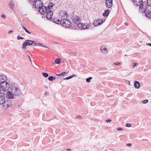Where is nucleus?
Returning <instances> with one entry per match:
<instances>
[{
    "instance_id": "1",
    "label": "nucleus",
    "mask_w": 151,
    "mask_h": 151,
    "mask_svg": "<svg viewBox=\"0 0 151 151\" xmlns=\"http://www.w3.org/2000/svg\"><path fill=\"white\" fill-rule=\"evenodd\" d=\"M10 90L14 93L15 96L21 97L23 95L19 86L17 84H14L11 85Z\"/></svg>"
},
{
    "instance_id": "2",
    "label": "nucleus",
    "mask_w": 151,
    "mask_h": 151,
    "mask_svg": "<svg viewBox=\"0 0 151 151\" xmlns=\"http://www.w3.org/2000/svg\"><path fill=\"white\" fill-rule=\"evenodd\" d=\"M9 88V84L7 82L4 81L1 82L0 86V93L4 95L5 91L8 90Z\"/></svg>"
},
{
    "instance_id": "3",
    "label": "nucleus",
    "mask_w": 151,
    "mask_h": 151,
    "mask_svg": "<svg viewBox=\"0 0 151 151\" xmlns=\"http://www.w3.org/2000/svg\"><path fill=\"white\" fill-rule=\"evenodd\" d=\"M61 24L63 27L67 28L72 29L73 27L71 26V23L69 20L67 19L63 18L62 20V22Z\"/></svg>"
},
{
    "instance_id": "4",
    "label": "nucleus",
    "mask_w": 151,
    "mask_h": 151,
    "mask_svg": "<svg viewBox=\"0 0 151 151\" xmlns=\"http://www.w3.org/2000/svg\"><path fill=\"white\" fill-rule=\"evenodd\" d=\"M133 2L134 5L136 6H140L139 11L140 12H141L142 13H143L142 12L143 10V9H145V7H143L144 5L142 2V0H133Z\"/></svg>"
},
{
    "instance_id": "5",
    "label": "nucleus",
    "mask_w": 151,
    "mask_h": 151,
    "mask_svg": "<svg viewBox=\"0 0 151 151\" xmlns=\"http://www.w3.org/2000/svg\"><path fill=\"white\" fill-rule=\"evenodd\" d=\"M33 4L35 8L39 9L42 5L43 3L40 0H36L34 1Z\"/></svg>"
},
{
    "instance_id": "6",
    "label": "nucleus",
    "mask_w": 151,
    "mask_h": 151,
    "mask_svg": "<svg viewBox=\"0 0 151 151\" xmlns=\"http://www.w3.org/2000/svg\"><path fill=\"white\" fill-rule=\"evenodd\" d=\"M144 9L143 12L146 16L150 19L151 17V10L147 9L146 7L145 9Z\"/></svg>"
},
{
    "instance_id": "7",
    "label": "nucleus",
    "mask_w": 151,
    "mask_h": 151,
    "mask_svg": "<svg viewBox=\"0 0 151 151\" xmlns=\"http://www.w3.org/2000/svg\"><path fill=\"white\" fill-rule=\"evenodd\" d=\"M47 7L43 5L39 8V12L40 13L42 14H45L47 12Z\"/></svg>"
},
{
    "instance_id": "8",
    "label": "nucleus",
    "mask_w": 151,
    "mask_h": 151,
    "mask_svg": "<svg viewBox=\"0 0 151 151\" xmlns=\"http://www.w3.org/2000/svg\"><path fill=\"white\" fill-rule=\"evenodd\" d=\"M12 91H8L6 92V97L7 99H13L14 98V95Z\"/></svg>"
},
{
    "instance_id": "9",
    "label": "nucleus",
    "mask_w": 151,
    "mask_h": 151,
    "mask_svg": "<svg viewBox=\"0 0 151 151\" xmlns=\"http://www.w3.org/2000/svg\"><path fill=\"white\" fill-rule=\"evenodd\" d=\"M4 104V106L6 108H8L12 105V101L10 99H7L6 100H5V101Z\"/></svg>"
},
{
    "instance_id": "10",
    "label": "nucleus",
    "mask_w": 151,
    "mask_h": 151,
    "mask_svg": "<svg viewBox=\"0 0 151 151\" xmlns=\"http://www.w3.org/2000/svg\"><path fill=\"white\" fill-rule=\"evenodd\" d=\"M81 19L78 17H75L73 19V22L74 24L76 25L81 21Z\"/></svg>"
},
{
    "instance_id": "11",
    "label": "nucleus",
    "mask_w": 151,
    "mask_h": 151,
    "mask_svg": "<svg viewBox=\"0 0 151 151\" xmlns=\"http://www.w3.org/2000/svg\"><path fill=\"white\" fill-rule=\"evenodd\" d=\"M105 3L106 7L108 8H111L112 6V0H106Z\"/></svg>"
},
{
    "instance_id": "12",
    "label": "nucleus",
    "mask_w": 151,
    "mask_h": 151,
    "mask_svg": "<svg viewBox=\"0 0 151 151\" xmlns=\"http://www.w3.org/2000/svg\"><path fill=\"white\" fill-rule=\"evenodd\" d=\"M53 13L52 11L49 10L46 13V17L47 19L49 20L51 19L52 17Z\"/></svg>"
},
{
    "instance_id": "13",
    "label": "nucleus",
    "mask_w": 151,
    "mask_h": 151,
    "mask_svg": "<svg viewBox=\"0 0 151 151\" xmlns=\"http://www.w3.org/2000/svg\"><path fill=\"white\" fill-rule=\"evenodd\" d=\"M5 101L4 95L0 93V105L3 104Z\"/></svg>"
},
{
    "instance_id": "14",
    "label": "nucleus",
    "mask_w": 151,
    "mask_h": 151,
    "mask_svg": "<svg viewBox=\"0 0 151 151\" xmlns=\"http://www.w3.org/2000/svg\"><path fill=\"white\" fill-rule=\"evenodd\" d=\"M53 22L57 24H61L62 22V20H60L57 18H55L53 19Z\"/></svg>"
},
{
    "instance_id": "15",
    "label": "nucleus",
    "mask_w": 151,
    "mask_h": 151,
    "mask_svg": "<svg viewBox=\"0 0 151 151\" xmlns=\"http://www.w3.org/2000/svg\"><path fill=\"white\" fill-rule=\"evenodd\" d=\"M140 83L137 81H135L134 83V86L136 88L138 89L140 87Z\"/></svg>"
},
{
    "instance_id": "16",
    "label": "nucleus",
    "mask_w": 151,
    "mask_h": 151,
    "mask_svg": "<svg viewBox=\"0 0 151 151\" xmlns=\"http://www.w3.org/2000/svg\"><path fill=\"white\" fill-rule=\"evenodd\" d=\"M110 13V11L109 9L105 10L104 12L103 13V16L104 17H107Z\"/></svg>"
},
{
    "instance_id": "17",
    "label": "nucleus",
    "mask_w": 151,
    "mask_h": 151,
    "mask_svg": "<svg viewBox=\"0 0 151 151\" xmlns=\"http://www.w3.org/2000/svg\"><path fill=\"white\" fill-rule=\"evenodd\" d=\"M101 50L102 52L104 54L106 53L107 50L106 48L103 47H101Z\"/></svg>"
},
{
    "instance_id": "18",
    "label": "nucleus",
    "mask_w": 151,
    "mask_h": 151,
    "mask_svg": "<svg viewBox=\"0 0 151 151\" xmlns=\"http://www.w3.org/2000/svg\"><path fill=\"white\" fill-rule=\"evenodd\" d=\"M82 25L83 26V28H84L83 29H85L88 28L89 27V25L88 24H87V23H85L84 24L82 23Z\"/></svg>"
},
{
    "instance_id": "19",
    "label": "nucleus",
    "mask_w": 151,
    "mask_h": 151,
    "mask_svg": "<svg viewBox=\"0 0 151 151\" xmlns=\"http://www.w3.org/2000/svg\"><path fill=\"white\" fill-rule=\"evenodd\" d=\"M68 17V14L67 12H65L64 13H63V15L61 17L62 20L64 19H66Z\"/></svg>"
},
{
    "instance_id": "20",
    "label": "nucleus",
    "mask_w": 151,
    "mask_h": 151,
    "mask_svg": "<svg viewBox=\"0 0 151 151\" xmlns=\"http://www.w3.org/2000/svg\"><path fill=\"white\" fill-rule=\"evenodd\" d=\"M77 27L79 28H81L82 29H84L83 27V26L82 25V23H78L77 24Z\"/></svg>"
},
{
    "instance_id": "21",
    "label": "nucleus",
    "mask_w": 151,
    "mask_h": 151,
    "mask_svg": "<svg viewBox=\"0 0 151 151\" xmlns=\"http://www.w3.org/2000/svg\"><path fill=\"white\" fill-rule=\"evenodd\" d=\"M54 6V4L50 2L49 4L47 6V8H48V9L49 10L51 9Z\"/></svg>"
},
{
    "instance_id": "22",
    "label": "nucleus",
    "mask_w": 151,
    "mask_h": 151,
    "mask_svg": "<svg viewBox=\"0 0 151 151\" xmlns=\"http://www.w3.org/2000/svg\"><path fill=\"white\" fill-rule=\"evenodd\" d=\"M26 41H27L28 45H31L33 44L34 42V41H32L30 40H27Z\"/></svg>"
},
{
    "instance_id": "23",
    "label": "nucleus",
    "mask_w": 151,
    "mask_h": 151,
    "mask_svg": "<svg viewBox=\"0 0 151 151\" xmlns=\"http://www.w3.org/2000/svg\"><path fill=\"white\" fill-rule=\"evenodd\" d=\"M9 5L10 6V8L11 9L13 10L14 8V5L13 4V2L12 1H10L9 3Z\"/></svg>"
},
{
    "instance_id": "24",
    "label": "nucleus",
    "mask_w": 151,
    "mask_h": 151,
    "mask_svg": "<svg viewBox=\"0 0 151 151\" xmlns=\"http://www.w3.org/2000/svg\"><path fill=\"white\" fill-rule=\"evenodd\" d=\"M0 76L1 79H2V80L6 81V80L7 77L4 74H1L0 75Z\"/></svg>"
},
{
    "instance_id": "25",
    "label": "nucleus",
    "mask_w": 151,
    "mask_h": 151,
    "mask_svg": "<svg viewBox=\"0 0 151 151\" xmlns=\"http://www.w3.org/2000/svg\"><path fill=\"white\" fill-rule=\"evenodd\" d=\"M55 77L53 76H50L48 78V79L50 81H52L55 79Z\"/></svg>"
},
{
    "instance_id": "26",
    "label": "nucleus",
    "mask_w": 151,
    "mask_h": 151,
    "mask_svg": "<svg viewBox=\"0 0 151 151\" xmlns=\"http://www.w3.org/2000/svg\"><path fill=\"white\" fill-rule=\"evenodd\" d=\"M28 45V43L27 41H25L24 42L23 44L22 45V48H25Z\"/></svg>"
},
{
    "instance_id": "27",
    "label": "nucleus",
    "mask_w": 151,
    "mask_h": 151,
    "mask_svg": "<svg viewBox=\"0 0 151 151\" xmlns=\"http://www.w3.org/2000/svg\"><path fill=\"white\" fill-rule=\"evenodd\" d=\"M99 24H96V25H100L103 22V19H97Z\"/></svg>"
},
{
    "instance_id": "28",
    "label": "nucleus",
    "mask_w": 151,
    "mask_h": 151,
    "mask_svg": "<svg viewBox=\"0 0 151 151\" xmlns=\"http://www.w3.org/2000/svg\"><path fill=\"white\" fill-rule=\"evenodd\" d=\"M21 25L22 26V27L23 29H24L26 32L29 34H30L31 33L30 32L28 31L26 29V28L23 25H22V24H21Z\"/></svg>"
},
{
    "instance_id": "29",
    "label": "nucleus",
    "mask_w": 151,
    "mask_h": 151,
    "mask_svg": "<svg viewBox=\"0 0 151 151\" xmlns=\"http://www.w3.org/2000/svg\"><path fill=\"white\" fill-rule=\"evenodd\" d=\"M74 75H71V76H69L66 78H63V79L65 80H69V79H70L72 78H73V77H74Z\"/></svg>"
},
{
    "instance_id": "30",
    "label": "nucleus",
    "mask_w": 151,
    "mask_h": 151,
    "mask_svg": "<svg viewBox=\"0 0 151 151\" xmlns=\"http://www.w3.org/2000/svg\"><path fill=\"white\" fill-rule=\"evenodd\" d=\"M99 24L97 19H95L93 22V25L95 26H97L98 25H96V24Z\"/></svg>"
},
{
    "instance_id": "31",
    "label": "nucleus",
    "mask_w": 151,
    "mask_h": 151,
    "mask_svg": "<svg viewBox=\"0 0 151 151\" xmlns=\"http://www.w3.org/2000/svg\"><path fill=\"white\" fill-rule=\"evenodd\" d=\"M55 63H56L57 64H59L60 63V59L59 58H58L57 59H56L55 61Z\"/></svg>"
},
{
    "instance_id": "32",
    "label": "nucleus",
    "mask_w": 151,
    "mask_h": 151,
    "mask_svg": "<svg viewBox=\"0 0 151 151\" xmlns=\"http://www.w3.org/2000/svg\"><path fill=\"white\" fill-rule=\"evenodd\" d=\"M92 78L91 77H89L87 78L86 79V81L87 83H89L91 81V80Z\"/></svg>"
},
{
    "instance_id": "33",
    "label": "nucleus",
    "mask_w": 151,
    "mask_h": 151,
    "mask_svg": "<svg viewBox=\"0 0 151 151\" xmlns=\"http://www.w3.org/2000/svg\"><path fill=\"white\" fill-rule=\"evenodd\" d=\"M147 3L148 6H151V0H147Z\"/></svg>"
},
{
    "instance_id": "34",
    "label": "nucleus",
    "mask_w": 151,
    "mask_h": 151,
    "mask_svg": "<svg viewBox=\"0 0 151 151\" xmlns=\"http://www.w3.org/2000/svg\"><path fill=\"white\" fill-rule=\"evenodd\" d=\"M66 73V72H64L62 73H61L57 74L56 75L58 76H63Z\"/></svg>"
},
{
    "instance_id": "35",
    "label": "nucleus",
    "mask_w": 151,
    "mask_h": 151,
    "mask_svg": "<svg viewBox=\"0 0 151 151\" xmlns=\"http://www.w3.org/2000/svg\"><path fill=\"white\" fill-rule=\"evenodd\" d=\"M42 75L45 77H47L48 76V74L47 73H42Z\"/></svg>"
},
{
    "instance_id": "36",
    "label": "nucleus",
    "mask_w": 151,
    "mask_h": 151,
    "mask_svg": "<svg viewBox=\"0 0 151 151\" xmlns=\"http://www.w3.org/2000/svg\"><path fill=\"white\" fill-rule=\"evenodd\" d=\"M148 102V100L147 99H146L143 101V103L144 104H146Z\"/></svg>"
},
{
    "instance_id": "37",
    "label": "nucleus",
    "mask_w": 151,
    "mask_h": 151,
    "mask_svg": "<svg viewBox=\"0 0 151 151\" xmlns=\"http://www.w3.org/2000/svg\"><path fill=\"white\" fill-rule=\"evenodd\" d=\"M17 39L18 40H20V39H21V40H23L24 39V38H23V37H20V36L19 35H18L17 37Z\"/></svg>"
},
{
    "instance_id": "38",
    "label": "nucleus",
    "mask_w": 151,
    "mask_h": 151,
    "mask_svg": "<svg viewBox=\"0 0 151 151\" xmlns=\"http://www.w3.org/2000/svg\"><path fill=\"white\" fill-rule=\"evenodd\" d=\"M114 64L115 65H120V63L119 62H116L115 63H114Z\"/></svg>"
},
{
    "instance_id": "39",
    "label": "nucleus",
    "mask_w": 151,
    "mask_h": 151,
    "mask_svg": "<svg viewBox=\"0 0 151 151\" xmlns=\"http://www.w3.org/2000/svg\"><path fill=\"white\" fill-rule=\"evenodd\" d=\"M131 126V124H130L127 123L126 124V126L127 127H130Z\"/></svg>"
},
{
    "instance_id": "40",
    "label": "nucleus",
    "mask_w": 151,
    "mask_h": 151,
    "mask_svg": "<svg viewBox=\"0 0 151 151\" xmlns=\"http://www.w3.org/2000/svg\"><path fill=\"white\" fill-rule=\"evenodd\" d=\"M33 44L34 46L38 45V43L36 41H34V42Z\"/></svg>"
},
{
    "instance_id": "41",
    "label": "nucleus",
    "mask_w": 151,
    "mask_h": 151,
    "mask_svg": "<svg viewBox=\"0 0 151 151\" xmlns=\"http://www.w3.org/2000/svg\"><path fill=\"white\" fill-rule=\"evenodd\" d=\"M138 64V63H133V67H134L136 65Z\"/></svg>"
},
{
    "instance_id": "42",
    "label": "nucleus",
    "mask_w": 151,
    "mask_h": 151,
    "mask_svg": "<svg viewBox=\"0 0 151 151\" xmlns=\"http://www.w3.org/2000/svg\"><path fill=\"white\" fill-rule=\"evenodd\" d=\"M111 121V119H108L106 120V122H110Z\"/></svg>"
},
{
    "instance_id": "43",
    "label": "nucleus",
    "mask_w": 151,
    "mask_h": 151,
    "mask_svg": "<svg viewBox=\"0 0 151 151\" xmlns=\"http://www.w3.org/2000/svg\"><path fill=\"white\" fill-rule=\"evenodd\" d=\"M76 118L77 119H80L81 118V116H78L76 117Z\"/></svg>"
},
{
    "instance_id": "44",
    "label": "nucleus",
    "mask_w": 151,
    "mask_h": 151,
    "mask_svg": "<svg viewBox=\"0 0 151 151\" xmlns=\"http://www.w3.org/2000/svg\"><path fill=\"white\" fill-rule=\"evenodd\" d=\"M117 129L118 130H120V131H122V130L123 129V128H118Z\"/></svg>"
},
{
    "instance_id": "45",
    "label": "nucleus",
    "mask_w": 151,
    "mask_h": 151,
    "mask_svg": "<svg viewBox=\"0 0 151 151\" xmlns=\"http://www.w3.org/2000/svg\"><path fill=\"white\" fill-rule=\"evenodd\" d=\"M13 32V31H12V30H11L9 31V32L8 33V34H9L11 33L12 32Z\"/></svg>"
},
{
    "instance_id": "46",
    "label": "nucleus",
    "mask_w": 151,
    "mask_h": 151,
    "mask_svg": "<svg viewBox=\"0 0 151 151\" xmlns=\"http://www.w3.org/2000/svg\"><path fill=\"white\" fill-rule=\"evenodd\" d=\"M1 16L2 18H6V16L4 15H2Z\"/></svg>"
},
{
    "instance_id": "47",
    "label": "nucleus",
    "mask_w": 151,
    "mask_h": 151,
    "mask_svg": "<svg viewBox=\"0 0 151 151\" xmlns=\"http://www.w3.org/2000/svg\"><path fill=\"white\" fill-rule=\"evenodd\" d=\"M38 45H40L42 46L43 45V44L40 43H38Z\"/></svg>"
},
{
    "instance_id": "48",
    "label": "nucleus",
    "mask_w": 151,
    "mask_h": 151,
    "mask_svg": "<svg viewBox=\"0 0 151 151\" xmlns=\"http://www.w3.org/2000/svg\"><path fill=\"white\" fill-rule=\"evenodd\" d=\"M146 45H147L151 46V43H147Z\"/></svg>"
},
{
    "instance_id": "49",
    "label": "nucleus",
    "mask_w": 151,
    "mask_h": 151,
    "mask_svg": "<svg viewBox=\"0 0 151 151\" xmlns=\"http://www.w3.org/2000/svg\"><path fill=\"white\" fill-rule=\"evenodd\" d=\"M128 84H129V85H130V82L129 81H127L126 82Z\"/></svg>"
},
{
    "instance_id": "50",
    "label": "nucleus",
    "mask_w": 151,
    "mask_h": 151,
    "mask_svg": "<svg viewBox=\"0 0 151 151\" xmlns=\"http://www.w3.org/2000/svg\"><path fill=\"white\" fill-rule=\"evenodd\" d=\"M131 143H128L127 144V145L128 146H131Z\"/></svg>"
},
{
    "instance_id": "51",
    "label": "nucleus",
    "mask_w": 151,
    "mask_h": 151,
    "mask_svg": "<svg viewBox=\"0 0 151 151\" xmlns=\"http://www.w3.org/2000/svg\"><path fill=\"white\" fill-rule=\"evenodd\" d=\"M124 24H125L126 26H128V24L127 23L125 22Z\"/></svg>"
},
{
    "instance_id": "52",
    "label": "nucleus",
    "mask_w": 151,
    "mask_h": 151,
    "mask_svg": "<svg viewBox=\"0 0 151 151\" xmlns=\"http://www.w3.org/2000/svg\"><path fill=\"white\" fill-rule=\"evenodd\" d=\"M66 150H70V151H71V150L70 149H66Z\"/></svg>"
},
{
    "instance_id": "53",
    "label": "nucleus",
    "mask_w": 151,
    "mask_h": 151,
    "mask_svg": "<svg viewBox=\"0 0 151 151\" xmlns=\"http://www.w3.org/2000/svg\"><path fill=\"white\" fill-rule=\"evenodd\" d=\"M43 47H45L47 48V47H46L44 46H43Z\"/></svg>"
},
{
    "instance_id": "54",
    "label": "nucleus",
    "mask_w": 151,
    "mask_h": 151,
    "mask_svg": "<svg viewBox=\"0 0 151 151\" xmlns=\"http://www.w3.org/2000/svg\"><path fill=\"white\" fill-rule=\"evenodd\" d=\"M150 19H151V18H150Z\"/></svg>"
},
{
    "instance_id": "55",
    "label": "nucleus",
    "mask_w": 151,
    "mask_h": 151,
    "mask_svg": "<svg viewBox=\"0 0 151 151\" xmlns=\"http://www.w3.org/2000/svg\"><path fill=\"white\" fill-rule=\"evenodd\" d=\"M1 83V82H0V83Z\"/></svg>"
}]
</instances>
